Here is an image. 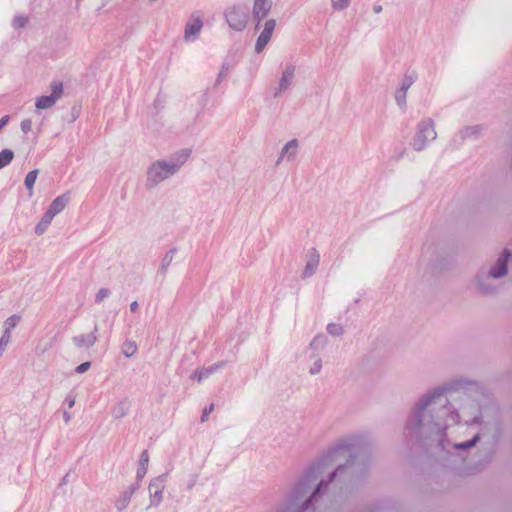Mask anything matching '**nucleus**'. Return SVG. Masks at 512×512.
I'll use <instances>...</instances> for the list:
<instances>
[{
	"mask_svg": "<svg viewBox=\"0 0 512 512\" xmlns=\"http://www.w3.org/2000/svg\"><path fill=\"white\" fill-rule=\"evenodd\" d=\"M10 340H11V331L4 329L3 334L0 338V346L3 347L4 349H6Z\"/></svg>",
	"mask_w": 512,
	"mask_h": 512,
	"instance_id": "cd10ccee",
	"label": "nucleus"
},
{
	"mask_svg": "<svg viewBox=\"0 0 512 512\" xmlns=\"http://www.w3.org/2000/svg\"><path fill=\"white\" fill-rule=\"evenodd\" d=\"M98 327L95 324L93 331L89 334H81L72 338L73 344L78 348H91L98 340L97 337Z\"/></svg>",
	"mask_w": 512,
	"mask_h": 512,
	"instance_id": "ddd939ff",
	"label": "nucleus"
},
{
	"mask_svg": "<svg viewBox=\"0 0 512 512\" xmlns=\"http://www.w3.org/2000/svg\"><path fill=\"white\" fill-rule=\"evenodd\" d=\"M224 17L231 29L240 32L246 28L249 14L244 5L234 4L225 9Z\"/></svg>",
	"mask_w": 512,
	"mask_h": 512,
	"instance_id": "7ed1b4c3",
	"label": "nucleus"
},
{
	"mask_svg": "<svg viewBox=\"0 0 512 512\" xmlns=\"http://www.w3.org/2000/svg\"><path fill=\"white\" fill-rule=\"evenodd\" d=\"M75 402H76L75 395L69 394L66 396L65 404L68 406L69 409H71L75 405Z\"/></svg>",
	"mask_w": 512,
	"mask_h": 512,
	"instance_id": "473e14b6",
	"label": "nucleus"
},
{
	"mask_svg": "<svg viewBox=\"0 0 512 512\" xmlns=\"http://www.w3.org/2000/svg\"><path fill=\"white\" fill-rule=\"evenodd\" d=\"M28 18L23 15H16L13 19L12 25L15 29H20L26 26Z\"/></svg>",
	"mask_w": 512,
	"mask_h": 512,
	"instance_id": "a878e982",
	"label": "nucleus"
},
{
	"mask_svg": "<svg viewBox=\"0 0 512 512\" xmlns=\"http://www.w3.org/2000/svg\"><path fill=\"white\" fill-rule=\"evenodd\" d=\"M272 8V0H253L252 16L257 21L256 28L264 20Z\"/></svg>",
	"mask_w": 512,
	"mask_h": 512,
	"instance_id": "9b49d317",
	"label": "nucleus"
},
{
	"mask_svg": "<svg viewBox=\"0 0 512 512\" xmlns=\"http://www.w3.org/2000/svg\"><path fill=\"white\" fill-rule=\"evenodd\" d=\"M21 317L19 315H12L8 317L4 322V329L8 331H12L13 328L17 326V324L20 322Z\"/></svg>",
	"mask_w": 512,
	"mask_h": 512,
	"instance_id": "393cba45",
	"label": "nucleus"
},
{
	"mask_svg": "<svg viewBox=\"0 0 512 512\" xmlns=\"http://www.w3.org/2000/svg\"><path fill=\"white\" fill-rule=\"evenodd\" d=\"M299 153V141L297 139H291L288 141L280 150L279 155L276 159V166L281 165L283 162H292L296 159Z\"/></svg>",
	"mask_w": 512,
	"mask_h": 512,
	"instance_id": "6e6552de",
	"label": "nucleus"
},
{
	"mask_svg": "<svg viewBox=\"0 0 512 512\" xmlns=\"http://www.w3.org/2000/svg\"><path fill=\"white\" fill-rule=\"evenodd\" d=\"M320 255L316 248H311L306 254V264L302 272V278H309L313 276L319 265Z\"/></svg>",
	"mask_w": 512,
	"mask_h": 512,
	"instance_id": "f8f14e48",
	"label": "nucleus"
},
{
	"mask_svg": "<svg viewBox=\"0 0 512 512\" xmlns=\"http://www.w3.org/2000/svg\"><path fill=\"white\" fill-rule=\"evenodd\" d=\"M295 77V66L292 64H287L283 71L282 75L279 79V83L277 88L274 91V96L277 97L281 95L283 92L288 90V88L291 86L293 80Z\"/></svg>",
	"mask_w": 512,
	"mask_h": 512,
	"instance_id": "9d476101",
	"label": "nucleus"
},
{
	"mask_svg": "<svg viewBox=\"0 0 512 512\" xmlns=\"http://www.w3.org/2000/svg\"><path fill=\"white\" fill-rule=\"evenodd\" d=\"M6 349H4L3 347L0 346V358L2 357L3 353L5 352Z\"/></svg>",
	"mask_w": 512,
	"mask_h": 512,
	"instance_id": "ea45409f",
	"label": "nucleus"
},
{
	"mask_svg": "<svg viewBox=\"0 0 512 512\" xmlns=\"http://www.w3.org/2000/svg\"><path fill=\"white\" fill-rule=\"evenodd\" d=\"M137 350V345L135 341L132 340H126L121 348L122 354L127 358L132 357L134 354H136Z\"/></svg>",
	"mask_w": 512,
	"mask_h": 512,
	"instance_id": "5701e85b",
	"label": "nucleus"
},
{
	"mask_svg": "<svg viewBox=\"0 0 512 512\" xmlns=\"http://www.w3.org/2000/svg\"><path fill=\"white\" fill-rule=\"evenodd\" d=\"M90 366H91L90 362H83L76 367L75 371L78 374H82V373H85L86 371H88Z\"/></svg>",
	"mask_w": 512,
	"mask_h": 512,
	"instance_id": "7c9ffc66",
	"label": "nucleus"
},
{
	"mask_svg": "<svg viewBox=\"0 0 512 512\" xmlns=\"http://www.w3.org/2000/svg\"><path fill=\"white\" fill-rule=\"evenodd\" d=\"M37 176H38V170L34 169V170H31L25 177L24 184H25V187L27 188V190L29 191L30 196L33 194V187L37 180Z\"/></svg>",
	"mask_w": 512,
	"mask_h": 512,
	"instance_id": "b1692460",
	"label": "nucleus"
},
{
	"mask_svg": "<svg viewBox=\"0 0 512 512\" xmlns=\"http://www.w3.org/2000/svg\"><path fill=\"white\" fill-rule=\"evenodd\" d=\"M14 159V152L11 149L0 151V170L8 166Z\"/></svg>",
	"mask_w": 512,
	"mask_h": 512,
	"instance_id": "4be33fe9",
	"label": "nucleus"
},
{
	"mask_svg": "<svg viewBox=\"0 0 512 512\" xmlns=\"http://www.w3.org/2000/svg\"><path fill=\"white\" fill-rule=\"evenodd\" d=\"M190 148H183L173 153L168 159L152 162L146 172V187L152 189L176 175L191 156Z\"/></svg>",
	"mask_w": 512,
	"mask_h": 512,
	"instance_id": "f03ea898",
	"label": "nucleus"
},
{
	"mask_svg": "<svg viewBox=\"0 0 512 512\" xmlns=\"http://www.w3.org/2000/svg\"><path fill=\"white\" fill-rule=\"evenodd\" d=\"M20 128L24 134H27L32 129V120L31 119L22 120L21 124H20Z\"/></svg>",
	"mask_w": 512,
	"mask_h": 512,
	"instance_id": "c85d7f7f",
	"label": "nucleus"
},
{
	"mask_svg": "<svg viewBox=\"0 0 512 512\" xmlns=\"http://www.w3.org/2000/svg\"><path fill=\"white\" fill-rule=\"evenodd\" d=\"M63 418H64L65 423L68 424L72 419V414L67 411H64Z\"/></svg>",
	"mask_w": 512,
	"mask_h": 512,
	"instance_id": "c9c22d12",
	"label": "nucleus"
},
{
	"mask_svg": "<svg viewBox=\"0 0 512 512\" xmlns=\"http://www.w3.org/2000/svg\"><path fill=\"white\" fill-rule=\"evenodd\" d=\"M227 72H228V66L222 65V68L218 74V81H220L223 77H225Z\"/></svg>",
	"mask_w": 512,
	"mask_h": 512,
	"instance_id": "72a5a7b5",
	"label": "nucleus"
},
{
	"mask_svg": "<svg viewBox=\"0 0 512 512\" xmlns=\"http://www.w3.org/2000/svg\"><path fill=\"white\" fill-rule=\"evenodd\" d=\"M214 410V405L210 404L208 407H206L201 415V421L205 422L208 419L209 414Z\"/></svg>",
	"mask_w": 512,
	"mask_h": 512,
	"instance_id": "2f4dec72",
	"label": "nucleus"
},
{
	"mask_svg": "<svg viewBox=\"0 0 512 512\" xmlns=\"http://www.w3.org/2000/svg\"><path fill=\"white\" fill-rule=\"evenodd\" d=\"M69 200H70L69 193H64V194L59 195L49 205L47 212L55 217L57 214H59L60 212H62L65 209Z\"/></svg>",
	"mask_w": 512,
	"mask_h": 512,
	"instance_id": "2eb2a0df",
	"label": "nucleus"
},
{
	"mask_svg": "<svg viewBox=\"0 0 512 512\" xmlns=\"http://www.w3.org/2000/svg\"><path fill=\"white\" fill-rule=\"evenodd\" d=\"M203 21L198 13H193L185 24L184 40L189 43L195 42L202 31Z\"/></svg>",
	"mask_w": 512,
	"mask_h": 512,
	"instance_id": "0eeeda50",
	"label": "nucleus"
},
{
	"mask_svg": "<svg viewBox=\"0 0 512 512\" xmlns=\"http://www.w3.org/2000/svg\"><path fill=\"white\" fill-rule=\"evenodd\" d=\"M138 302L137 301H133L131 304H130V310L132 312L136 311L138 309Z\"/></svg>",
	"mask_w": 512,
	"mask_h": 512,
	"instance_id": "58836bf2",
	"label": "nucleus"
},
{
	"mask_svg": "<svg viewBox=\"0 0 512 512\" xmlns=\"http://www.w3.org/2000/svg\"><path fill=\"white\" fill-rule=\"evenodd\" d=\"M129 407L127 400H121L112 408L111 414L115 419H121L127 415Z\"/></svg>",
	"mask_w": 512,
	"mask_h": 512,
	"instance_id": "6ab92c4d",
	"label": "nucleus"
},
{
	"mask_svg": "<svg viewBox=\"0 0 512 512\" xmlns=\"http://www.w3.org/2000/svg\"><path fill=\"white\" fill-rule=\"evenodd\" d=\"M177 253V249L176 248H171L169 251L166 252V254L163 256L162 260H161V263H160V267H159V270L158 272L165 276L167 271H168V268L169 266L171 265L175 255Z\"/></svg>",
	"mask_w": 512,
	"mask_h": 512,
	"instance_id": "a211bd4d",
	"label": "nucleus"
},
{
	"mask_svg": "<svg viewBox=\"0 0 512 512\" xmlns=\"http://www.w3.org/2000/svg\"><path fill=\"white\" fill-rule=\"evenodd\" d=\"M477 439H478V436H475L472 442H468V443H464V444H459V445H457V447H461V448H469V447H471V446L474 444V442H475Z\"/></svg>",
	"mask_w": 512,
	"mask_h": 512,
	"instance_id": "f704fd0d",
	"label": "nucleus"
},
{
	"mask_svg": "<svg viewBox=\"0 0 512 512\" xmlns=\"http://www.w3.org/2000/svg\"><path fill=\"white\" fill-rule=\"evenodd\" d=\"M167 474H162L154 477L149 483V499L150 503L148 508L157 507L163 500V492L166 486Z\"/></svg>",
	"mask_w": 512,
	"mask_h": 512,
	"instance_id": "39448f33",
	"label": "nucleus"
},
{
	"mask_svg": "<svg viewBox=\"0 0 512 512\" xmlns=\"http://www.w3.org/2000/svg\"><path fill=\"white\" fill-rule=\"evenodd\" d=\"M509 254L505 253L502 258H500L497 262L496 267L492 268L490 271V275L492 277H501L506 274L507 268L506 263L508 260Z\"/></svg>",
	"mask_w": 512,
	"mask_h": 512,
	"instance_id": "aec40b11",
	"label": "nucleus"
},
{
	"mask_svg": "<svg viewBox=\"0 0 512 512\" xmlns=\"http://www.w3.org/2000/svg\"><path fill=\"white\" fill-rule=\"evenodd\" d=\"M138 488L139 484L135 483L133 485H130L125 491H123L119 495V497L115 501V507L118 511L121 512L128 507L133 494L138 490Z\"/></svg>",
	"mask_w": 512,
	"mask_h": 512,
	"instance_id": "4468645a",
	"label": "nucleus"
},
{
	"mask_svg": "<svg viewBox=\"0 0 512 512\" xmlns=\"http://www.w3.org/2000/svg\"><path fill=\"white\" fill-rule=\"evenodd\" d=\"M67 479V475L63 478L62 483H65Z\"/></svg>",
	"mask_w": 512,
	"mask_h": 512,
	"instance_id": "a19ab883",
	"label": "nucleus"
},
{
	"mask_svg": "<svg viewBox=\"0 0 512 512\" xmlns=\"http://www.w3.org/2000/svg\"><path fill=\"white\" fill-rule=\"evenodd\" d=\"M338 330H340V327H338L337 325H329L328 326V331L332 334L338 333Z\"/></svg>",
	"mask_w": 512,
	"mask_h": 512,
	"instance_id": "e433bc0d",
	"label": "nucleus"
},
{
	"mask_svg": "<svg viewBox=\"0 0 512 512\" xmlns=\"http://www.w3.org/2000/svg\"><path fill=\"white\" fill-rule=\"evenodd\" d=\"M223 366H224L223 362L213 364L209 367H206L199 371L194 372L191 375V378L196 379L198 382H201L204 379L208 378L212 373H214L216 370L220 369Z\"/></svg>",
	"mask_w": 512,
	"mask_h": 512,
	"instance_id": "dca6fc26",
	"label": "nucleus"
},
{
	"mask_svg": "<svg viewBox=\"0 0 512 512\" xmlns=\"http://www.w3.org/2000/svg\"><path fill=\"white\" fill-rule=\"evenodd\" d=\"M148 463H149V454L146 450H144L139 459V466L137 468L136 472V479L139 484V482L145 477L147 471H148Z\"/></svg>",
	"mask_w": 512,
	"mask_h": 512,
	"instance_id": "f3484780",
	"label": "nucleus"
},
{
	"mask_svg": "<svg viewBox=\"0 0 512 512\" xmlns=\"http://www.w3.org/2000/svg\"><path fill=\"white\" fill-rule=\"evenodd\" d=\"M320 499V459L311 461L295 482L287 503L276 512H318Z\"/></svg>",
	"mask_w": 512,
	"mask_h": 512,
	"instance_id": "f257e3e1",
	"label": "nucleus"
},
{
	"mask_svg": "<svg viewBox=\"0 0 512 512\" xmlns=\"http://www.w3.org/2000/svg\"><path fill=\"white\" fill-rule=\"evenodd\" d=\"M54 216H52L47 211L42 216L41 220L38 222V224L35 226V233L40 236L45 233V231L48 229L49 225L51 224Z\"/></svg>",
	"mask_w": 512,
	"mask_h": 512,
	"instance_id": "412c9836",
	"label": "nucleus"
},
{
	"mask_svg": "<svg viewBox=\"0 0 512 512\" xmlns=\"http://www.w3.org/2000/svg\"><path fill=\"white\" fill-rule=\"evenodd\" d=\"M110 294L111 292L108 288H101L95 296V302L101 303L104 299L108 298Z\"/></svg>",
	"mask_w": 512,
	"mask_h": 512,
	"instance_id": "bb28decb",
	"label": "nucleus"
},
{
	"mask_svg": "<svg viewBox=\"0 0 512 512\" xmlns=\"http://www.w3.org/2000/svg\"><path fill=\"white\" fill-rule=\"evenodd\" d=\"M350 0H332V5L335 9H344L348 6Z\"/></svg>",
	"mask_w": 512,
	"mask_h": 512,
	"instance_id": "c756f323",
	"label": "nucleus"
},
{
	"mask_svg": "<svg viewBox=\"0 0 512 512\" xmlns=\"http://www.w3.org/2000/svg\"><path fill=\"white\" fill-rule=\"evenodd\" d=\"M63 94V85L59 81H54L51 85V94L43 95L36 99L35 106L39 110L53 107Z\"/></svg>",
	"mask_w": 512,
	"mask_h": 512,
	"instance_id": "423d86ee",
	"label": "nucleus"
},
{
	"mask_svg": "<svg viewBox=\"0 0 512 512\" xmlns=\"http://www.w3.org/2000/svg\"><path fill=\"white\" fill-rule=\"evenodd\" d=\"M301 357L304 361L311 362L309 373L315 375L320 371V341L316 335L310 345L303 351Z\"/></svg>",
	"mask_w": 512,
	"mask_h": 512,
	"instance_id": "20e7f679",
	"label": "nucleus"
},
{
	"mask_svg": "<svg viewBox=\"0 0 512 512\" xmlns=\"http://www.w3.org/2000/svg\"><path fill=\"white\" fill-rule=\"evenodd\" d=\"M197 481V477L196 476H193L191 478V480L189 481L188 485H187V488L190 490L194 487L195 483Z\"/></svg>",
	"mask_w": 512,
	"mask_h": 512,
	"instance_id": "4c0bfd02",
	"label": "nucleus"
},
{
	"mask_svg": "<svg viewBox=\"0 0 512 512\" xmlns=\"http://www.w3.org/2000/svg\"><path fill=\"white\" fill-rule=\"evenodd\" d=\"M276 28V21L274 19H268L263 25V30L257 38L255 44V51L257 53L262 52L267 44L270 42L273 32Z\"/></svg>",
	"mask_w": 512,
	"mask_h": 512,
	"instance_id": "1a4fd4ad",
	"label": "nucleus"
}]
</instances>
